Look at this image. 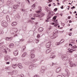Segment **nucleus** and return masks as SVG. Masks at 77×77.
<instances>
[{
  "label": "nucleus",
  "mask_w": 77,
  "mask_h": 77,
  "mask_svg": "<svg viewBox=\"0 0 77 77\" xmlns=\"http://www.w3.org/2000/svg\"><path fill=\"white\" fill-rule=\"evenodd\" d=\"M54 23L55 24L54 25V27H57V26L59 25V22H58L56 21H54Z\"/></svg>",
  "instance_id": "nucleus-14"
},
{
  "label": "nucleus",
  "mask_w": 77,
  "mask_h": 77,
  "mask_svg": "<svg viewBox=\"0 0 77 77\" xmlns=\"http://www.w3.org/2000/svg\"><path fill=\"white\" fill-rule=\"evenodd\" d=\"M65 70L66 71V72H69V71H68V69H66Z\"/></svg>",
  "instance_id": "nucleus-45"
},
{
  "label": "nucleus",
  "mask_w": 77,
  "mask_h": 77,
  "mask_svg": "<svg viewBox=\"0 0 77 77\" xmlns=\"http://www.w3.org/2000/svg\"><path fill=\"white\" fill-rule=\"evenodd\" d=\"M51 74H53V71H52L51 72Z\"/></svg>",
  "instance_id": "nucleus-58"
},
{
  "label": "nucleus",
  "mask_w": 77,
  "mask_h": 77,
  "mask_svg": "<svg viewBox=\"0 0 77 77\" xmlns=\"http://www.w3.org/2000/svg\"><path fill=\"white\" fill-rule=\"evenodd\" d=\"M77 48V46H73L72 47V51H75V50H76V49Z\"/></svg>",
  "instance_id": "nucleus-13"
},
{
  "label": "nucleus",
  "mask_w": 77,
  "mask_h": 77,
  "mask_svg": "<svg viewBox=\"0 0 77 77\" xmlns=\"http://www.w3.org/2000/svg\"><path fill=\"white\" fill-rule=\"evenodd\" d=\"M52 1H53L52 0H49V2H51Z\"/></svg>",
  "instance_id": "nucleus-61"
},
{
  "label": "nucleus",
  "mask_w": 77,
  "mask_h": 77,
  "mask_svg": "<svg viewBox=\"0 0 77 77\" xmlns=\"http://www.w3.org/2000/svg\"><path fill=\"white\" fill-rule=\"evenodd\" d=\"M6 18L8 22H10V21H11V20H10V19H9V16H7Z\"/></svg>",
  "instance_id": "nucleus-24"
},
{
  "label": "nucleus",
  "mask_w": 77,
  "mask_h": 77,
  "mask_svg": "<svg viewBox=\"0 0 77 77\" xmlns=\"http://www.w3.org/2000/svg\"><path fill=\"white\" fill-rule=\"evenodd\" d=\"M50 37L51 39L56 38V37H57V34L56 33H55L54 35H51Z\"/></svg>",
  "instance_id": "nucleus-4"
},
{
  "label": "nucleus",
  "mask_w": 77,
  "mask_h": 77,
  "mask_svg": "<svg viewBox=\"0 0 77 77\" xmlns=\"http://www.w3.org/2000/svg\"><path fill=\"white\" fill-rule=\"evenodd\" d=\"M74 8H75V6H73V7L71 8V9H73Z\"/></svg>",
  "instance_id": "nucleus-46"
},
{
  "label": "nucleus",
  "mask_w": 77,
  "mask_h": 77,
  "mask_svg": "<svg viewBox=\"0 0 77 77\" xmlns=\"http://www.w3.org/2000/svg\"><path fill=\"white\" fill-rule=\"evenodd\" d=\"M51 45V42H49L46 44V48H48L50 47Z\"/></svg>",
  "instance_id": "nucleus-6"
},
{
  "label": "nucleus",
  "mask_w": 77,
  "mask_h": 77,
  "mask_svg": "<svg viewBox=\"0 0 77 77\" xmlns=\"http://www.w3.org/2000/svg\"><path fill=\"white\" fill-rule=\"evenodd\" d=\"M68 52H69V53H72V49H70V48H69L68 49Z\"/></svg>",
  "instance_id": "nucleus-31"
},
{
  "label": "nucleus",
  "mask_w": 77,
  "mask_h": 77,
  "mask_svg": "<svg viewBox=\"0 0 77 77\" xmlns=\"http://www.w3.org/2000/svg\"><path fill=\"white\" fill-rule=\"evenodd\" d=\"M39 10L38 11H37V12L39 14V13H40L41 11H42V10H41V7H38Z\"/></svg>",
  "instance_id": "nucleus-20"
},
{
  "label": "nucleus",
  "mask_w": 77,
  "mask_h": 77,
  "mask_svg": "<svg viewBox=\"0 0 77 77\" xmlns=\"http://www.w3.org/2000/svg\"><path fill=\"white\" fill-rule=\"evenodd\" d=\"M5 39L7 41H9V38H8V37H6L5 38Z\"/></svg>",
  "instance_id": "nucleus-41"
},
{
  "label": "nucleus",
  "mask_w": 77,
  "mask_h": 77,
  "mask_svg": "<svg viewBox=\"0 0 77 77\" xmlns=\"http://www.w3.org/2000/svg\"><path fill=\"white\" fill-rule=\"evenodd\" d=\"M44 14H42V13H41L40 14H35V16L37 17H42V16H43Z\"/></svg>",
  "instance_id": "nucleus-8"
},
{
  "label": "nucleus",
  "mask_w": 77,
  "mask_h": 77,
  "mask_svg": "<svg viewBox=\"0 0 77 77\" xmlns=\"http://www.w3.org/2000/svg\"><path fill=\"white\" fill-rule=\"evenodd\" d=\"M17 66L20 69H21L23 68V66L21 65L20 63L18 64Z\"/></svg>",
  "instance_id": "nucleus-25"
},
{
  "label": "nucleus",
  "mask_w": 77,
  "mask_h": 77,
  "mask_svg": "<svg viewBox=\"0 0 77 77\" xmlns=\"http://www.w3.org/2000/svg\"><path fill=\"white\" fill-rule=\"evenodd\" d=\"M1 25L2 26L5 27H7V26H8V22H6V21L5 20H3L2 21Z\"/></svg>",
  "instance_id": "nucleus-2"
},
{
  "label": "nucleus",
  "mask_w": 77,
  "mask_h": 77,
  "mask_svg": "<svg viewBox=\"0 0 77 77\" xmlns=\"http://www.w3.org/2000/svg\"><path fill=\"white\" fill-rule=\"evenodd\" d=\"M18 40H19V41H18V42H20V41H21H21H24V39H20L18 38Z\"/></svg>",
  "instance_id": "nucleus-37"
},
{
  "label": "nucleus",
  "mask_w": 77,
  "mask_h": 77,
  "mask_svg": "<svg viewBox=\"0 0 77 77\" xmlns=\"http://www.w3.org/2000/svg\"><path fill=\"white\" fill-rule=\"evenodd\" d=\"M12 30H13L14 32L16 33V32H18V28H14L12 29Z\"/></svg>",
  "instance_id": "nucleus-17"
},
{
  "label": "nucleus",
  "mask_w": 77,
  "mask_h": 77,
  "mask_svg": "<svg viewBox=\"0 0 77 77\" xmlns=\"http://www.w3.org/2000/svg\"><path fill=\"white\" fill-rule=\"evenodd\" d=\"M11 3H12V1H11L10 0H8L7 2V5L10 6L11 5Z\"/></svg>",
  "instance_id": "nucleus-9"
},
{
  "label": "nucleus",
  "mask_w": 77,
  "mask_h": 77,
  "mask_svg": "<svg viewBox=\"0 0 77 77\" xmlns=\"http://www.w3.org/2000/svg\"><path fill=\"white\" fill-rule=\"evenodd\" d=\"M55 57L56 55L54 54V53L52 52L51 53L49 58L52 60V59H54V58H55Z\"/></svg>",
  "instance_id": "nucleus-3"
},
{
  "label": "nucleus",
  "mask_w": 77,
  "mask_h": 77,
  "mask_svg": "<svg viewBox=\"0 0 77 77\" xmlns=\"http://www.w3.org/2000/svg\"><path fill=\"white\" fill-rule=\"evenodd\" d=\"M45 8L46 9H47L48 10V7H45Z\"/></svg>",
  "instance_id": "nucleus-56"
},
{
  "label": "nucleus",
  "mask_w": 77,
  "mask_h": 77,
  "mask_svg": "<svg viewBox=\"0 0 77 77\" xmlns=\"http://www.w3.org/2000/svg\"><path fill=\"white\" fill-rule=\"evenodd\" d=\"M25 1L26 2H28L29 4H30V1H29V0H25Z\"/></svg>",
  "instance_id": "nucleus-42"
},
{
  "label": "nucleus",
  "mask_w": 77,
  "mask_h": 77,
  "mask_svg": "<svg viewBox=\"0 0 77 77\" xmlns=\"http://www.w3.org/2000/svg\"><path fill=\"white\" fill-rule=\"evenodd\" d=\"M61 25H62V26H65V24L63 23H61Z\"/></svg>",
  "instance_id": "nucleus-55"
},
{
  "label": "nucleus",
  "mask_w": 77,
  "mask_h": 77,
  "mask_svg": "<svg viewBox=\"0 0 77 77\" xmlns=\"http://www.w3.org/2000/svg\"><path fill=\"white\" fill-rule=\"evenodd\" d=\"M68 35H69V36H71V35H72V34L70 32L68 33Z\"/></svg>",
  "instance_id": "nucleus-44"
},
{
  "label": "nucleus",
  "mask_w": 77,
  "mask_h": 77,
  "mask_svg": "<svg viewBox=\"0 0 77 77\" xmlns=\"http://www.w3.org/2000/svg\"><path fill=\"white\" fill-rule=\"evenodd\" d=\"M53 16V15L51 14V12L50 11L49 13L48 14V15L47 17V19L48 20H49L51 18V17H52Z\"/></svg>",
  "instance_id": "nucleus-7"
},
{
  "label": "nucleus",
  "mask_w": 77,
  "mask_h": 77,
  "mask_svg": "<svg viewBox=\"0 0 77 77\" xmlns=\"http://www.w3.org/2000/svg\"><path fill=\"white\" fill-rule=\"evenodd\" d=\"M31 8L32 9H35V5L33 4L31 7Z\"/></svg>",
  "instance_id": "nucleus-30"
},
{
  "label": "nucleus",
  "mask_w": 77,
  "mask_h": 77,
  "mask_svg": "<svg viewBox=\"0 0 77 77\" xmlns=\"http://www.w3.org/2000/svg\"><path fill=\"white\" fill-rule=\"evenodd\" d=\"M10 58V57L9 56H5V60L6 61L8 60Z\"/></svg>",
  "instance_id": "nucleus-18"
},
{
  "label": "nucleus",
  "mask_w": 77,
  "mask_h": 77,
  "mask_svg": "<svg viewBox=\"0 0 77 77\" xmlns=\"http://www.w3.org/2000/svg\"><path fill=\"white\" fill-rule=\"evenodd\" d=\"M22 11H23V12H25V10H24V9H22Z\"/></svg>",
  "instance_id": "nucleus-63"
},
{
  "label": "nucleus",
  "mask_w": 77,
  "mask_h": 77,
  "mask_svg": "<svg viewBox=\"0 0 77 77\" xmlns=\"http://www.w3.org/2000/svg\"><path fill=\"white\" fill-rule=\"evenodd\" d=\"M39 41V39H36L35 40V42H36V43H38Z\"/></svg>",
  "instance_id": "nucleus-39"
},
{
  "label": "nucleus",
  "mask_w": 77,
  "mask_h": 77,
  "mask_svg": "<svg viewBox=\"0 0 77 77\" xmlns=\"http://www.w3.org/2000/svg\"><path fill=\"white\" fill-rule=\"evenodd\" d=\"M19 6L18 5H15L13 6V9H16L17 8H19Z\"/></svg>",
  "instance_id": "nucleus-19"
},
{
  "label": "nucleus",
  "mask_w": 77,
  "mask_h": 77,
  "mask_svg": "<svg viewBox=\"0 0 77 77\" xmlns=\"http://www.w3.org/2000/svg\"><path fill=\"white\" fill-rule=\"evenodd\" d=\"M43 30H44V28L42 27H40L38 29V31L39 32H42V31H43Z\"/></svg>",
  "instance_id": "nucleus-16"
},
{
  "label": "nucleus",
  "mask_w": 77,
  "mask_h": 77,
  "mask_svg": "<svg viewBox=\"0 0 77 77\" xmlns=\"http://www.w3.org/2000/svg\"><path fill=\"white\" fill-rule=\"evenodd\" d=\"M8 74H9V75H13V74H14L13 72H8Z\"/></svg>",
  "instance_id": "nucleus-29"
},
{
  "label": "nucleus",
  "mask_w": 77,
  "mask_h": 77,
  "mask_svg": "<svg viewBox=\"0 0 77 77\" xmlns=\"http://www.w3.org/2000/svg\"><path fill=\"white\" fill-rule=\"evenodd\" d=\"M26 55H27V53L25 52L23 53L22 56V57H24L25 56H26Z\"/></svg>",
  "instance_id": "nucleus-26"
},
{
  "label": "nucleus",
  "mask_w": 77,
  "mask_h": 77,
  "mask_svg": "<svg viewBox=\"0 0 77 77\" xmlns=\"http://www.w3.org/2000/svg\"><path fill=\"white\" fill-rule=\"evenodd\" d=\"M2 51L3 53H5V54H7L8 52L5 49H4Z\"/></svg>",
  "instance_id": "nucleus-27"
},
{
  "label": "nucleus",
  "mask_w": 77,
  "mask_h": 77,
  "mask_svg": "<svg viewBox=\"0 0 77 77\" xmlns=\"http://www.w3.org/2000/svg\"><path fill=\"white\" fill-rule=\"evenodd\" d=\"M56 45H58V42H57L56 43Z\"/></svg>",
  "instance_id": "nucleus-60"
},
{
  "label": "nucleus",
  "mask_w": 77,
  "mask_h": 77,
  "mask_svg": "<svg viewBox=\"0 0 77 77\" xmlns=\"http://www.w3.org/2000/svg\"><path fill=\"white\" fill-rule=\"evenodd\" d=\"M56 18H57V16H54L53 18V20H54V21H55V20H56Z\"/></svg>",
  "instance_id": "nucleus-36"
},
{
  "label": "nucleus",
  "mask_w": 77,
  "mask_h": 77,
  "mask_svg": "<svg viewBox=\"0 0 77 77\" xmlns=\"http://www.w3.org/2000/svg\"><path fill=\"white\" fill-rule=\"evenodd\" d=\"M44 71H45V70H44V69H42L41 70V71L42 72V73H43V72H44Z\"/></svg>",
  "instance_id": "nucleus-54"
},
{
  "label": "nucleus",
  "mask_w": 77,
  "mask_h": 77,
  "mask_svg": "<svg viewBox=\"0 0 77 77\" xmlns=\"http://www.w3.org/2000/svg\"><path fill=\"white\" fill-rule=\"evenodd\" d=\"M8 38L9 39V41H11V40H12V38H12V37H11Z\"/></svg>",
  "instance_id": "nucleus-40"
},
{
  "label": "nucleus",
  "mask_w": 77,
  "mask_h": 77,
  "mask_svg": "<svg viewBox=\"0 0 77 77\" xmlns=\"http://www.w3.org/2000/svg\"><path fill=\"white\" fill-rule=\"evenodd\" d=\"M3 42L1 43H0V46H2V45H3Z\"/></svg>",
  "instance_id": "nucleus-49"
},
{
  "label": "nucleus",
  "mask_w": 77,
  "mask_h": 77,
  "mask_svg": "<svg viewBox=\"0 0 77 77\" xmlns=\"http://www.w3.org/2000/svg\"><path fill=\"white\" fill-rule=\"evenodd\" d=\"M66 75L67 77H69V75L70 74V73H69V72H66Z\"/></svg>",
  "instance_id": "nucleus-34"
},
{
  "label": "nucleus",
  "mask_w": 77,
  "mask_h": 77,
  "mask_svg": "<svg viewBox=\"0 0 77 77\" xmlns=\"http://www.w3.org/2000/svg\"><path fill=\"white\" fill-rule=\"evenodd\" d=\"M51 65H52V66H53V65H54V63H52V64H51Z\"/></svg>",
  "instance_id": "nucleus-62"
},
{
  "label": "nucleus",
  "mask_w": 77,
  "mask_h": 77,
  "mask_svg": "<svg viewBox=\"0 0 77 77\" xmlns=\"http://www.w3.org/2000/svg\"><path fill=\"white\" fill-rule=\"evenodd\" d=\"M61 74H62L64 77H66V75L65 73H61Z\"/></svg>",
  "instance_id": "nucleus-38"
},
{
  "label": "nucleus",
  "mask_w": 77,
  "mask_h": 77,
  "mask_svg": "<svg viewBox=\"0 0 77 77\" xmlns=\"http://www.w3.org/2000/svg\"><path fill=\"white\" fill-rule=\"evenodd\" d=\"M69 64L70 66L71 67H72V66L76 67V65L75 64L72 63L71 62H68V61H66L64 65H65L66 67H68Z\"/></svg>",
  "instance_id": "nucleus-1"
},
{
  "label": "nucleus",
  "mask_w": 77,
  "mask_h": 77,
  "mask_svg": "<svg viewBox=\"0 0 77 77\" xmlns=\"http://www.w3.org/2000/svg\"><path fill=\"white\" fill-rule=\"evenodd\" d=\"M0 33H1V34H2L3 33V31L2 30H1Z\"/></svg>",
  "instance_id": "nucleus-43"
},
{
  "label": "nucleus",
  "mask_w": 77,
  "mask_h": 77,
  "mask_svg": "<svg viewBox=\"0 0 77 77\" xmlns=\"http://www.w3.org/2000/svg\"><path fill=\"white\" fill-rule=\"evenodd\" d=\"M36 66L35 64H32L29 66V67L33 68V67H36Z\"/></svg>",
  "instance_id": "nucleus-21"
},
{
  "label": "nucleus",
  "mask_w": 77,
  "mask_h": 77,
  "mask_svg": "<svg viewBox=\"0 0 77 77\" xmlns=\"http://www.w3.org/2000/svg\"><path fill=\"white\" fill-rule=\"evenodd\" d=\"M57 77H62V76L60 75H58Z\"/></svg>",
  "instance_id": "nucleus-53"
},
{
  "label": "nucleus",
  "mask_w": 77,
  "mask_h": 77,
  "mask_svg": "<svg viewBox=\"0 0 77 77\" xmlns=\"http://www.w3.org/2000/svg\"><path fill=\"white\" fill-rule=\"evenodd\" d=\"M9 63H10V62H6V64H9Z\"/></svg>",
  "instance_id": "nucleus-57"
},
{
  "label": "nucleus",
  "mask_w": 77,
  "mask_h": 77,
  "mask_svg": "<svg viewBox=\"0 0 77 77\" xmlns=\"http://www.w3.org/2000/svg\"><path fill=\"white\" fill-rule=\"evenodd\" d=\"M18 72V71L17 70H14L13 71V73L14 74H17Z\"/></svg>",
  "instance_id": "nucleus-28"
},
{
  "label": "nucleus",
  "mask_w": 77,
  "mask_h": 77,
  "mask_svg": "<svg viewBox=\"0 0 77 77\" xmlns=\"http://www.w3.org/2000/svg\"><path fill=\"white\" fill-rule=\"evenodd\" d=\"M16 66H17V64H16L15 65H13L12 66V68H14V69L16 68Z\"/></svg>",
  "instance_id": "nucleus-33"
},
{
  "label": "nucleus",
  "mask_w": 77,
  "mask_h": 77,
  "mask_svg": "<svg viewBox=\"0 0 77 77\" xmlns=\"http://www.w3.org/2000/svg\"><path fill=\"white\" fill-rule=\"evenodd\" d=\"M61 58L63 60V61H66V60H67L68 59V57L66 56H64V55H63L61 57Z\"/></svg>",
  "instance_id": "nucleus-5"
},
{
  "label": "nucleus",
  "mask_w": 77,
  "mask_h": 77,
  "mask_svg": "<svg viewBox=\"0 0 77 77\" xmlns=\"http://www.w3.org/2000/svg\"><path fill=\"white\" fill-rule=\"evenodd\" d=\"M69 45L70 46V45H71V47H72V44H71V43H70L69 44Z\"/></svg>",
  "instance_id": "nucleus-59"
},
{
  "label": "nucleus",
  "mask_w": 77,
  "mask_h": 77,
  "mask_svg": "<svg viewBox=\"0 0 77 77\" xmlns=\"http://www.w3.org/2000/svg\"><path fill=\"white\" fill-rule=\"evenodd\" d=\"M17 59V58H13L11 60H15V59Z\"/></svg>",
  "instance_id": "nucleus-50"
},
{
  "label": "nucleus",
  "mask_w": 77,
  "mask_h": 77,
  "mask_svg": "<svg viewBox=\"0 0 77 77\" xmlns=\"http://www.w3.org/2000/svg\"><path fill=\"white\" fill-rule=\"evenodd\" d=\"M18 39L17 40V42H15V44H17V42H18V41H19V40H18Z\"/></svg>",
  "instance_id": "nucleus-51"
},
{
  "label": "nucleus",
  "mask_w": 77,
  "mask_h": 77,
  "mask_svg": "<svg viewBox=\"0 0 77 77\" xmlns=\"http://www.w3.org/2000/svg\"><path fill=\"white\" fill-rule=\"evenodd\" d=\"M40 35L38 34L37 36V37L39 38V37H40Z\"/></svg>",
  "instance_id": "nucleus-47"
},
{
  "label": "nucleus",
  "mask_w": 77,
  "mask_h": 77,
  "mask_svg": "<svg viewBox=\"0 0 77 77\" xmlns=\"http://www.w3.org/2000/svg\"><path fill=\"white\" fill-rule=\"evenodd\" d=\"M31 19H32V20H35V18H33V17H32V18H31Z\"/></svg>",
  "instance_id": "nucleus-64"
},
{
  "label": "nucleus",
  "mask_w": 77,
  "mask_h": 77,
  "mask_svg": "<svg viewBox=\"0 0 77 77\" xmlns=\"http://www.w3.org/2000/svg\"><path fill=\"white\" fill-rule=\"evenodd\" d=\"M52 49L51 48H50L49 49L47 50L45 52L46 54H48L50 51H51Z\"/></svg>",
  "instance_id": "nucleus-10"
},
{
  "label": "nucleus",
  "mask_w": 77,
  "mask_h": 77,
  "mask_svg": "<svg viewBox=\"0 0 77 77\" xmlns=\"http://www.w3.org/2000/svg\"><path fill=\"white\" fill-rule=\"evenodd\" d=\"M35 57V55L34 54H31V57H30L32 58V59L33 58H34Z\"/></svg>",
  "instance_id": "nucleus-23"
},
{
  "label": "nucleus",
  "mask_w": 77,
  "mask_h": 77,
  "mask_svg": "<svg viewBox=\"0 0 77 77\" xmlns=\"http://www.w3.org/2000/svg\"><path fill=\"white\" fill-rule=\"evenodd\" d=\"M57 8H56L54 9V11H55V12H56L57 11Z\"/></svg>",
  "instance_id": "nucleus-48"
},
{
  "label": "nucleus",
  "mask_w": 77,
  "mask_h": 77,
  "mask_svg": "<svg viewBox=\"0 0 77 77\" xmlns=\"http://www.w3.org/2000/svg\"><path fill=\"white\" fill-rule=\"evenodd\" d=\"M14 47V44H11L9 45V48H13Z\"/></svg>",
  "instance_id": "nucleus-22"
},
{
  "label": "nucleus",
  "mask_w": 77,
  "mask_h": 77,
  "mask_svg": "<svg viewBox=\"0 0 77 77\" xmlns=\"http://www.w3.org/2000/svg\"><path fill=\"white\" fill-rule=\"evenodd\" d=\"M25 48H26V46H24L22 48V51H24V49H25Z\"/></svg>",
  "instance_id": "nucleus-32"
},
{
  "label": "nucleus",
  "mask_w": 77,
  "mask_h": 77,
  "mask_svg": "<svg viewBox=\"0 0 77 77\" xmlns=\"http://www.w3.org/2000/svg\"><path fill=\"white\" fill-rule=\"evenodd\" d=\"M64 41H65V40L64 39H62L60 42L62 44V43H63Z\"/></svg>",
  "instance_id": "nucleus-35"
},
{
  "label": "nucleus",
  "mask_w": 77,
  "mask_h": 77,
  "mask_svg": "<svg viewBox=\"0 0 77 77\" xmlns=\"http://www.w3.org/2000/svg\"><path fill=\"white\" fill-rule=\"evenodd\" d=\"M17 22H14L12 23L11 24V26H17Z\"/></svg>",
  "instance_id": "nucleus-15"
},
{
  "label": "nucleus",
  "mask_w": 77,
  "mask_h": 77,
  "mask_svg": "<svg viewBox=\"0 0 77 77\" xmlns=\"http://www.w3.org/2000/svg\"><path fill=\"white\" fill-rule=\"evenodd\" d=\"M6 50H8L9 51H11V50H10V49L8 48H6Z\"/></svg>",
  "instance_id": "nucleus-52"
},
{
  "label": "nucleus",
  "mask_w": 77,
  "mask_h": 77,
  "mask_svg": "<svg viewBox=\"0 0 77 77\" xmlns=\"http://www.w3.org/2000/svg\"><path fill=\"white\" fill-rule=\"evenodd\" d=\"M61 67H58V68L56 69V72H57V73H58L59 72H60V71H61Z\"/></svg>",
  "instance_id": "nucleus-12"
},
{
  "label": "nucleus",
  "mask_w": 77,
  "mask_h": 77,
  "mask_svg": "<svg viewBox=\"0 0 77 77\" xmlns=\"http://www.w3.org/2000/svg\"><path fill=\"white\" fill-rule=\"evenodd\" d=\"M14 56H17L18 54V50H16L14 51Z\"/></svg>",
  "instance_id": "nucleus-11"
}]
</instances>
